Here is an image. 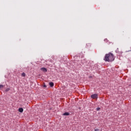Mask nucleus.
<instances>
[{
  "mask_svg": "<svg viewBox=\"0 0 131 131\" xmlns=\"http://www.w3.org/2000/svg\"><path fill=\"white\" fill-rule=\"evenodd\" d=\"M104 60L105 61V62H113V61L114 60V55L111 53L106 54L105 56Z\"/></svg>",
  "mask_w": 131,
  "mask_h": 131,
  "instance_id": "obj_1",
  "label": "nucleus"
},
{
  "mask_svg": "<svg viewBox=\"0 0 131 131\" xmlns=\"http://www.w3.org/2000/svg\"><path fill=\"white\" fill-rule=\"evenodd\" d=\"M91 98H92V99H98V94H92L91 96Z\"/></svg>",
  "mask_w": 131,
  "mask_h": 131,
  "instance_id": "obj_2",
  "label": "nucleus"
},
{
  "mask_svg": "<svg viewBox=\"0 0 131 131\" xmlns=\"http://www.w3.org/2000/svg\"><path fill=\"white\" fill-rule=\"evenodd\" d=\"M40 70H41V71H42L45 73H46V72H48V70L46 68H41Z\"/></svg>",
  "mask_w": 131,
  "mask_h": 131,
  "instance_id": "obj_3",
  "label": "nucleus"
},
{
  "mask_svg": "<svg viewBox=\"0 0 131 131\" xmlns=\"http://www.w3.org/2000/svg\"><path fill=\"white\" fill-rule=\"evenodd\" d=\"M63 116H69L70 115V113L69 112H65L62 114Z\"/></svg>",
  "mask_w": 131,
  "mask_h": 131,
  "instance_id": "obj_4",
  "label": "nucleus"
},
{
  "mask_svg": "<svg viewBox=\"0 0 131 131\" xmlns=\"http://www.w3.org/2000/svg\"><path fill=\"white\" fill-rule=\"evenodd\" d=\"M49 85L50 86H51V88H53V86H54V82H49Z\"/></svg>",
  "mask_w": 131,
  "mask_h": 131,
  "instance_id": "obj_5",
  "label": "nucleus"
},
{
  "mask_svg": "<svg viewBox=\"0 0 131 131\" xmlns=\"http://www.w3.org/2000/svg\"><path fill=\"white\" fill-rule=\"evenodd\" d=\"M18 111H19V112H20V113H22V112H23V111H24L23 108H22V107L19 108H18Z\"/></svg>",
  "mask_w": 131,
  "mask_h": 131,
  "instance_id": "obj_6",
  "label": "nucleus"
},
{
  "mask_svg": "<svg viewBox=\"0 0 131 131\" xmlns=\"http://www.w3.org/2000/svg\"><path fill=\"white\" fill-rule=\"evenodd\" d=\"M10 88L6 89L5 90L6 93H8V92H9V91H10Z\"/></svg>",
  "mask_w": 131,
  "mask_h": 131,
  "instance_id": "obj_7",
  "label": "nucleus"
},
{
  "mask_svg": "<svg viewBox=\"0 0 131 131\" xmlns=\"http://www.w3.org/2000/svg\"><path fill=\"white\" fill-rule=\"evenodd\" d=\"M21 75H22V76H23L24 77H25V76H26V75L25 74V73H23L21 74Z\"/></svg>",
  "mask_w": 131,
  "mask_h": 131,
  "instance_id": "obj_8",
  "label": "nucleus"
},
{
  "mask_svg": "<svg viewBox=\"0 0 131 131\" xmlns=\"http://www.w3.org/2000/svg\"><path fill=\"white\" fill-rule=\"evenodd\" d=\"M115 52L117 53H119V51L118 50V48L115 51Z\"/></svg>",
  "mask_w": 131,
  "mask_h": 131,
  "instance_id": "obj_9",
  "label": "nucleus"
},
{
  "mask_svg": "<svg viewBox=\"0 0 131 131\" xmlns=\"http://www.w3.org/2000/svg\"><path fill=\"white\" fill-rule=\"evenodd\" d=\"M101 109V108H100V107H97V108H96V111H100V110Z\"/></svg>",
  "mask_w": 131,
  "mask_h": 131,
  "instance_id": "obj_10",
  "label": "nucleus"
},
{
  "mask_svg": "<svg viewBox=\"0 0 131 131\" xmlns=\"http://www.w3.org/2000/svg\"><path fill=\"white\" fill-rule=\"evenodd\" d=\"M4 88V85L1 84V85H0V89H2V88Z\"/></svg>",
  "mask_w": 131,
  "mask_h": 131,
  "instance_id": "obj_11",
  "label": "nucleus"
},
{
  "mask_svg": "<svg viewBox=\"0 0 131 131\" xmlns=\"http://www.w3.org/2000/svg\"><path fill=\"white\" fill-rule=\"evenodd\" d=\"M43 86V88H47V85H46V84H44Z\"/></svg>",
  "mask_w": 131,
  "mask_h": 131,
  "instance_id": "obj_12",
  "label": "nucleus"
},
{
  "mask_svg": "<svg viewBox=\"0 0 131 131\" xmlns=\"http://www.w3.org/2000/svg\"><path fill=\"white\" fill-rule=\"evenodd\" d=\"M94 131H100V130L99 129H95Z\"/></svg>",
  "mask_w": 131,
  "mask_h": 131,
  "instance_id": "obj_13",
  "label": "nucleus"
},
{
  "mask_svg": "<svg viewBox=\"0 0 131 131\" xmlns=\"http://www.w3.org/2000/svg\"><path fill=\"white\" fill-rule=\"evenodd\" d=\"M107 40H108L107 39H104V41H107Z\"/></svg>",
  "mask_w": 131,
  "mask_h": 131,
  "instance_id": "obj_14",
  "label": "nucleus"
},
{
  "mask_svg": "<svg viewBox=\"0 0 131 131\" xmlns=\"http://www.w3.org/2000/svg\"><path fill=\"white\" fill-rule=\"evenodd\" d=\"M86 46H91L90 44H86Z\"/></svg>",
  "mask_w": 131,
  "mask_h": 131,
  "instance_id": "obj_15",
  "label": "nucleus"
}]
</instances>
